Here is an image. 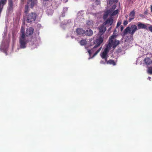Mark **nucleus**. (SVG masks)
Segmentation results:
<instances>
[{"label":"nucleus","instance_id":"nucleus-1","mask_svg":"<svg viewBox=\"0 0 152 152\" xmlns=\"http://www.w3.org/2000/svg\"><path fill=\"white\" fill-rule=\"evenodd\" d=\"M20 31L21 34L19 38L20 48H24L26 47V45L28 42V40L26 37L25 30L23 27H21Z\"/></svg>","mask_w":152,"mask_h":152},{"label":"nucleus","instance_id":"nucleus-2","mask_svg":"<svg viewBox=\"0 0 152 152\" xmlns=\"http://www.w3.org/2000/svg\"><path fill=\"white\" fill-rule=\"evenodd\" d=\"M38 15L34 12L27 13L24 16V19L27 23H32L35 21Z\"/></svg>","mask_w":152,"mask_h":152},{"label":"nucleus","instance_id":"nucleus-3","mask_svg":"<svg viewBox=\"0 0 152 152\" xmlns=\"http://www.w3.org/2000/svg\"><path fill=\"white\" fill-rule=\"evenodd\" d=\"M115 35H113L109 39V43L107 46H108L110 49L112 47L113 48H115L120 43L119 41L115 39Z\"/></svg>","mask_w":152,"mask_h":152},{"label":"nucleus","instance_id":"nucleus-4","mask_svg":"<svg viewBox=\"0 0 152 152\" xmlns=\"http://www.w3.org/2000/svg\"><path fill=\"white\" fill-rule=\"evenodd\" d=\"M138 29L137 26L135 25H132L131 27L128 26L124 30V35L126 34L127 33L133 36L135 32Z\"/></svg>","mask_w":152,"mask_h":152},{"label":"nucleus","instance_id":"nucleus-5","mask_svg":"<svg viewBox=\"0 0 152 152\" xmlns=\"http://www.w3.org/2000/svg\"><path fill=\"white\" fill-rule=\"evenodd\" d=\"M109 49L108 46H107L103 51L100 54L101 57L102 58L104 59L105 61H107V58L108 57V53Z\"/></svg>","mask_w":152,"mask_h":152},{"label":"nucleus","instance_id":"nucleus-6","mask_svg":"<svg viewBox=\"0 0 152 152\" xmlns=\"http://www.w3.org/2000/svg\"><path fill=\"white\" fill-rule=\"evenodd\" d=\"M103 37L101 36L99 37L94 42V44H96L94 47L93 48H95L98 47L103 42Z\"/></svg>","mask_w":152,"mask_h":152},{"label":"nucleus","instance_id":"nucleus-7","mask_svg":"<svg viewBox=\"0 0 152 152\" xmlns=\"http://www.w3.org/2000/svg\"><path fill=\"white\" fill-rule=\"evenodd\" d=\"M34 31V29L32 27H30L28 28H27L26 33V37L32 35Z\"/></svg>","mask_w":152,"mask_h":152},{"label":"nucleus","instance_id":"nucleus-8","mask_svg":"<svg viewBox=\"0 0 152 152\" xmlns=\"http://www.w3.org/2000/svg\"><path fill=\"white\" fill-rule=\"evenodd\" d=\"M147 25H149V24H144L140 22H139L137 24L138 27V29H145L146 30H148L147 26Z\"/></svg>","mask_w":152,"mask_h":152},{"label":"nucleus","instance_id":"nucleus-9","mask_svg":"<svg viewBox=\"0 0 152 152\" xmlns=\"http://www.w3.org/2000/svg\"><path fill=\"white\" fill-rule=\"evenodd\" d=\"M8 5L9 6L8 11L10 12L13 10V1L12 0H8Z\"/></svg>","mask_w":152,"mask_h":152},{"label":"nucleus","instance_id":"nucleus-10","mask_svg":"<svg viewBox=\"0 0 152 152\" xmlns=\"http://www.w3.org/2000/svg\"><path fill=\"white\" fill-rule=\"evenodd\" d=\"M130 18H129V22H131L132 20L134 18L135 16V12L134 10L132 11L129 14Z\"/></svg>","mask_w":152,"mask_h":152},{"label":"nucleus","instance_id":"nucleus-11","mask_svg":"<svg viewBox=\"0 0 152 152\" xmlns=\"http://www.w3.org/2000/svg\"><path fill=\"white\" fill-rule=\"evenodd\" d=\"M113 22V19L112 18H109L107 19L105 22L103 23V24L106 25V24L111 25Z\"/></svg>","mask_w":152,"mask_h":152},{"label":"nucleus","instance_id":"nucleus-12","mask_svg":"<svg viewBox=\"0 0 152 152\" xmlns=\"http://www.w3.org/2000/svg\"><path fill=\"white\" fill-rule=\"evenodd\" d=\"M76 32L78 35L82 36L85 33V31L82 28H78L76 29Z\"/></svg>","mask_w":152,"mask_h":152},{"label":"nucleus","instance_id":"nucleus-13","mask_svg":"<svg viewBox=\"0 0 152 152\" xmlns=\"http://www.w3.org/2000/svg\"><path fill=\"white\" fill-rule=\"evenodd\" d=\"M104 24H103L99 28V32L100 34H102L106 30V28L104 26Z\"/></svg>","mask_w":152,"mask_h":152},{"label":"nucleus","instance_id":"nucleus-14","mask_svg":"<svg viewBox=\"0 0 152 152\" xmlns=\"http://www.w3.org/2000/svg\"><path fill=\"white\" fill-rule=\"evenodd\" d=\"M144 62L146 65H150L152 63V61L149 58H146L144 59Z\"/></svg>","mask_w":152,"mask_h":152},{"label":"nucleus","instance_id":"nucleus-15","mask_svg":"<svg viewBox=\"0 0 152 152\" xmlns=\"http://www.w3.org/2000/svg\"><path fill=\"white\" fill-rule=\"evenodd\" d=\"M29 1L31 3L30 4V5L31 8H33L34 6L37 4V1L35 0H29Z\"/></svg>","mask_w":152,"mask_h":152},{"label":"nucleus","instance_id":"nucleus-16","mask_svg":"<svg viewBox=\"0 0 152 152\" xmlns=\"http://www.w3.org/2000/svg\"><path fill=\"white\" fill-rule=\"evenodd\" d=\"M93 33L92 31L90 29H88L85 31V34L86 35L90 36L92 35Z\"/></svg>","mask_w":152,"mask_h":152},{"label":"nucleus","instance_id":"nucleus-17","mask_svg":"<svg viewBox=\"0 0 152 152\" xmlns=\"http://www.w3.org/2000/svg\"><path fill=\"white\" fill-rule=\"evenodd\" d=\"M29 11V7L28 4H26L25 7V10L24 11V13H25V15H26L27 13H28Z\"/></svg>","mask_w":152,"mask_h":152},{"label":"nucleus","instance_id":"nucleus-18","mask_svg":"<svg viewBox=\"0 0 152 152\" xmlns=\"http://www.w3.org/2000/svg\"><path fill=\"white\" fill-rule=\"evenodd\" d=\"M107 64H112L114 66L116 65L115 62L114 61V60H110L108 61H105Z\"/></svg>","mask_w":152,"mask_h":152},{"label":"nucleus","instance_id":"nucleus-19","mask_svg":"<svg viewBox=\"0 0 152 152\" xmlns=\"http://www.w3.org/2000/svg\"><path fill=\"white\" fill-rule=\"evenodd\" d=\"M87 42L86 39H83L80 41V43L81 45H86Z\"/></svg>","mask_w":152,"mask_h":152},{"label":"nucleus","instance_id":"nucleus-20","mask_svg":"<svg viewBox=\"0 0 152 152\" xmlns=\"http://www.w3.org/2000/svg\"><path fill=\"white\" fill-rule=\"evenodd\" d=\"M109 4L111 5L114 3H116L118 1V0H108Z\"/></svg>","mask_w":152,"mask_h":152},{"label":"nucleus","instance_id":"nucleus-21","mask_svg":"<svg viewBox=\"0 0 152 152\" xmlns=\"http://www.w3.org/2000/svg\"><path fill=\"white\" fill-rule=\"evenodd\" d=\"M110 12V10H107L106 12H105L103 15L104 18H106L109 15Z\"/></svg>","mask_w":152,"mask_h":152},{"label":"nucleus","instance_id":"nucleus-22","mask_svg":"<svg viewBox=\"0 0 152 152\" xmlns=\"http://www.w3.org/2000/svg\"><path fill=\"white\" fill-rule=\"evenodd\" d=\"M86 24L87 26H92L93 24V22L92 20H87L86 21Z\"/></svg>","mask_w":152,"mask_h":152},{"label":"nucleus","instance_id":"nucleus-23","mask_svg":"<svg viewBox=\"0 0 152 152\" xmlns=\"http://www.w3.org/2000/svg\"><path fill=\"white\" fill-rule=\"evenodd\" d=\"M148 73L150 74H152V66L151 67H148Z\"/></svg>","mask_w":152,"mask_h":152},{"label":"nucleus","instance_id":"nucleus-24","mask_svg":"<svg viewBox=\"0 0 152 152\" xmlns=\"http://www.w3.org/2000/svg\"><path fill=\"white\" fill-rule=\"evenodd\" d=\"M118 13V10H116L115 11H114L113 13L112 14V15L113 16H114L116 15Z\"/></svg>","mask_w":152,"mask_h":152},{"label":"nucleus","instance_id":"nucleus-25","mask_svg":"<svg viewBox=\"0 0 152 152\" xmlns=\"http://www.w3.org/2000/svg\"><path fill=\"white\" fill-rule=\"evenodd\" d=\"M128 24L127 20H125L124 21V25H126Z\"/></svg>","mask_w":152,"mask_h":152},{"label":"nucleus","instance_id":"nucleus-26","mask_svg":"<svg viewBox=\"0 0 152 152\" xmlns=\"http://www.w3.org/2000/svg\"><path fill=\"white\" fill-rule=\"evenodd\" d=\"M100 50V48H99L98 50H97L95 52V53H94V55H96L97 53H98L99 52Z\"/></svg>","mask_w":152,"mask_h":152},{"label":"nucleus","instance_id":"nucleus-27","mask_svg":"<svg viewBox=\"0 0 152 152\" xmlns=\"http://www.w3.org/2000/svg\"><path fill=\"white\" fill-rule=\"evenodd\" d=\"M148 28L149 30L152 32V26H149Z\"/></svg>","mask_w":152,"mask_h":152},{"label":"nucleus","instance_id":"nucleus-28","mask_svg":"<svg viewBox=\"0 0 152 152\" xmlns=\"http://www.w3.org/2000/svg\"><path fill=\"white\" fill-rule=\"evenodd\" d=\"M88 52L89 53V54L90 55L91 54V50H88Z\"/></svg>","mask_w":152,"mask_h":152},{"label":"nucleus","instance_id":"nucleus-29","mask_svg":"<svg viewBox=\"0 0 152 152\" xmlns=\"http://www.w3.org/2000/svg\"><path fill=\"white\" fill-rule=\"evenodd\" d=\"M116 7V6L115 5H113V8L114 9H115Z\"/></svg>","mask_w":152,"mask_h":152},{"label":"nucleus","instance_id":"nucleus-30","mask_svg":"<svg viewBox=\"0 0 152 152\" xmlns=\"http://www.w3.org/2000/svg\"><path fill=\"white\" fill-rule=\"evenodd\" d=\"M124 29V26H121V31H122Z\"/></svg>","mask_w":152,"mask_h":152},{"label":"nucleus","instance_id":"nucleus-31","mask_svg":"<svg viewBox=\"0 0 152 152\" xmlns=\"http://www.w3.org/2000/svg\"><path fill=\"white\" fill-rule=\"evenodd\" d=\"M105 62H103L102 61H101L100 62V63L101 64H105Z\"/></svg>","mask_w":152,"mask_h":152},{"label":"nucleus","instance_id":"nucleus-32","mask_svg":"<svg viewBox=\"0 0 152 152\" xmlns=\"http://www.w3.org/2000/svg\"><path fill=\"white\" fill-rule=\"evenodd\" d=\"M144 13L145 14H147L148 12L147 11H145L144 12Z\"/></svg>","mask_w":152,"mask_h":152},{"label":"nucleus","instance_id":"nucleus-33","mask_svg":"<svg viewBox=\"0 0 152 152\" xmlns=\"http://www.w3.org/2000/svg\"><path fill=\"white\" fill-rule=\"evenodd\" d=\"M151 12H152V5L151 6Z\"/></svg>","mask_w":152,"mask_h":152},{"label":"nucleus","instance_id":"nucleus-34","mask_svg":"<svg viewBox=\"0 0 152 152\" xmlns=\"http://www.w3.org/2000/svg\"><path fill=\"white\" fill-rule=\"evenodd\" d=\"M121 24V23H119V22H118V23H117V26H118V25H120Z\"/></svg>","mask_w":152,"mask_h":152},{"label":"nucleus","instance_id":"nucleus-35","mask_svg":"<svg viewBox=\"0 0 152 152\" xmlns=\"http://www.w3.org/2000/svg\"><path fill=\"white\" fill-rule=\"evenodd\" d=\"M43 0L45 1H48L49 0Z\"/></svg>","mask_w":152,"mask_h":152},{"label":"nucleus","instance_id":"nucleus-36","mask_svg":"<svg viewBox=\"0 0 152 152\" xmlns=\"http://www.w3.org/2000/svg\"><path fill=\"white\" fill-rule=\"evenodd\" d=\"M24 0H21L22 2H23L24 1Z\"/></svg>","mask_w":152,"mask_h":152},{"label":"nucleus","instance_id":"nucleus-37","mask_svg":"<svg viewBox=\"0 0 152 152\" xmlns=\"http://www.w3.org/2000/svg\"><path fill=\"white\" fill-rule=\"evenodd\" d=\"M127 15L126 16V18H127Z\"/></svg>","mask_w":152,"mask_h":152},{"label":"nucleus","instance_id":"nucleus-38","mask_svg":"<svg viewBox=\"0 0 152 152\" xmlns=\"http://www.w3.org/2000/svg\"><path fill=\"white\" fill-rule=\"evenodd\" d=\"M86 48L88 50V49L86 47Z\"/></svg>","mask_w":152,"mask_h":152}]
</instances>
